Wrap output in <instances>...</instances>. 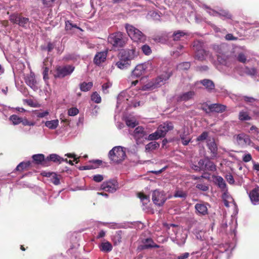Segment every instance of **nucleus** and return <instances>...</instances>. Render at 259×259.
<instances>
[{
    "instance_id": "nucleus-34",
    "label": "nucleus",
    "mask_w": 259,
    "mask_h": 259,
    "mask_svg": "<svg viewBox=\"0 0 259 259\" xmlns=\"http://www.w3.org/2000/svg\"><path fill=\"white\" fill-rule=\"evenodd\" d=\"M26 83L31 88L34 90L36 88L35 83L36 82L35 77L32 75L28 76L25 79Z\"/></svg>"
},
{
    "instance_id": "nucleus-28",
    "label": "nucleus",
    "mask_w": 259,
    "mask_h": 259,
    "mask_svg": "<svg viewBox=\"0 0 259 259\" xmlns=\"http://www.w3.org/2000/svg\"><path fill=\"white\" fill-rule=\"evenodd\" d=\"M215 15L222 17V19H232V16L230 12L226 10L221 9L218 11H214Z\"/></svg>"
},
{
    "instance_id": "nucleus-9",
    "label": "nucleus",
    "mask_w": 259,
    "mask_h": 259,
    "mask_svg": "<svg viewBox=\"0 0 259 259\" xmlns=\"http://www.w3.org/2000/svg\"><path fill=\"white\" fill-rule=\"evenodd\" d=\"M10 20L11 22L18 24L23 27H26L29 23V19L23 17L20 14H13L10 17Z\"/></svg>"
},
{
    "instance_id": "nucleus-60",
    "label": "nucleus",
    "mask_w": 259,
    "mask_h": 259,
    "mask_svg": "<svg viewBox=\"0 0 259 259\" xmlns=\"http://www.w3.org/2000/svg\"><path fill=\"white\" fill-rule=\"evenodd\" d=\"M73 28V23L71 21H67L65 22V29L66 30H71Z\"/></svg>"
},
{
    "instance_id": "nucleus-33",
    "label": "nucleus",
    "mask_w": 259,
    "mask_h": 259,
    "mask_svg": "<svg viewBox=\"0 0 259 259\" xmlns=\"http://www.w3.org/2000/svg\"><path fill=\"white\" fill-rule=\"evenodd\" d=\"M159 246L154 243L150 238L146 239L143 246V249H148L149 248H158Z\"/></svg>"
},
{
    "instance_id": "nucleus-35",
    "label": "nucleus",
    "mask_w": 259,
    "mask_h": 259,
    "mask_svg": "<svg viewBox=\"0 0 259 259\" xmlns=\"http://www.w3.org/2000/svg\"><path fill=\"white\" fill-rule=\"evenodd\" d=\"M192 47L195 52L204 49L203 41L196 40L193 41Z\"/></svg>"
},
{
    "instance_id": "nucleus-12",
    "label": "nucleus",
    "mask_w": 259,
    "mask_h": 259,
    "mask_svg": "<svg viewBox=\"0 0 259 259\" xmlns=\"http://www.w3.org/2000/svg\"><path fill=\"white\" fill-rule=\"evenodd\" d=\"M133 136L136 140L137 143L141 142V139L145 138L147 139L146 134L144 131V128L142 126H138L136 127L134 132Z\"/></svg>"
},
{
    "instance_id": "nucleus-3",
    "label": "nucleus",
    "mask_w": 259,
    "mask_h": 259,
    "mask_svg": "<svg viewBox=\"0 0 259 259\" xmlns=\"http://www.w3.org/2000/svg\"><path fill=\"white\" fill-rule=\"evenodd\" d=\"M164 226L169 230H170L171 227L172 228V231L175 234V236L170 237V239L174 242L176 243L179 246L183 245L185 244L187 235L185 233H180V229L177 225L173 224L165 223L164 224Z\"/></svg>"
},
{
    "instance_id": "nucleus-15",
    "label": "nucleus",
    "mask_w": 259,
    "mask_h": 259,
    "mask_svg": "<svg viewBox=\"0 0 259 259\" xmlns=\"http://www.w3.org/2000/svg\"><path fill=\"white\" fill-rule=\"evenodd\" d=\"M249 196L252 204H259V187L254 188L250 191Z\"/></svg>"
},
{
    "instance_id": "nucleus-37",
    "label": "nucleus",
    "mask_w": 259,
    "mask_h": 259,
    "mask_svg": "<svg viewBox=\"0 0 259 259\" xmlns=\"http://www.w3.org/2000/svg\"><path fill=\"white\" fill-rule=\"evenodd\" d=\"M206 55V51L204 50H201L195 52V59L202 61L205 59V56Z\"/></svg>"
},
{
    "instance_id": "nucleus-42",
    "label": "nucleus",
    "mask_w": 259,
    "mask_h": 259,
    "mask_svg": "<svg viewBox=\"0 0 259 259\" xmlns=\"http://www.w3.org/2000/svg\"><path fill=\"white\" fill-rule=\"evenodd\" d=\"M91 100L95 103L98 104L101 102V97L97 92H94L91 95Z\"/></svg>"
},
{
    "instance_id": "nucleus-17",
    "label": "nucleus",
    "mask_w": 259,
    "mask_h": 259,
    "mask_svg": "<svg viewBox=\"0 0 259 259\" xmlns=\"http://www.w3.org/2000/svg\"><path fill=\"white\" fill-rule=\"evenodd\" d=\"M46 162H73V161L67 159H64L56 154H50L49 156L46 158Z\"/></svg>"
},
{
    "instance_id": "nucleus-14",
    "label": "nucleus",
    "mask_w": 259,
    "mask_h": 259,
    "mask_svg": "<svg viewBox=\"0 0 259 259\" xmlns=\"http://www.w3.org/2000/svg\"><path fill=\"white\" fill-rule=\"evenodd\" d=\"M147 68L146 64H141L136 66L135 69L133 71L132 75L136 77H139L143 75Z\"/></svg>"
},
{
    "instance_id": "nucleus-41",
    "label": "nucleus",
    "mask_w": 259,
    "mask_h": 259,
    "mask_svg": "<svg viewBox=\"0 0 259 259\" xmlns=\"http://www.w3.org/2000/svg\"><path fill=\"white\" fill-rule=\"evenodd\" d=\"M32 157L33 162H46L45 155L42 154H35Z\"/></svg>"
},
{
    "instance_id": "nucleus-58",
    "label": "nucleus",
    "mask_w": 259,
    "mask_h": 259,
    "mask_svg": "<svg viewBox=\"0 0 259 259\" xmlns=\"http://www.w3.org/2000/svg\"><path fill=\"white\" fill-rule=\"evenodd\" d=\"M93 180L96 182H101L104 179V177L103 175H96L93 176Z\"/></svg>"
},
{
    "instance_id": "nucleus-19",
    "label": "nucleus",
    "mask_w": 259,
    "mask_h": 259,
    "mask_svg": "<svg viewBox=\"0 0 259 259\" xmlns=\"http://www.w3.org/2000/svg\"><path fill=\"white\" fill-rule=\"evenodd\" d=\"M131 62L128 60V59L123 57L122 55H121L119 60L116 63V65L118 68L123 69L125 68H127L130 65Z\"/></svg>"
},
{
    "instance_id": "nucleus-25",
    "label": "nucleus",
    "mask_w": 259,
    "mask_h": 259,
    "mask_svg": "<svg viewBox=\"0 0 259 259\" xmlns=\"http://www.w3.org/2000/svg\"><path fill=\"white\" fill-rule=\"evenodd\" d=\"M185 35H188V33L182 30H177L173 33L171 38L174 41H179Z\"/></svg>"
},
{
    "instance_id": "nucleus-48",
    "label": "nucleus",
    "mask_w": 259,
    "mask_h": 259,
    "mask_svg": "<svg viewBox=\"0 0 259 259\" xmlns=\"http://www.w3.org/2000/svg\"><path fill=\"white\" fill-rule=\"evenodd\" d=\"M139 197L143 204H146L150 201L149 197L143 193H139Z\"/></svg>"
},
{
    "instance_id": "nucleus-21",
    "label": "nucleus",
    "mask_w": 259,
    "mask_h": 259,
    "mask_svg": "<svg viewBox=\"0 0 259 259\" xmlns=\"http://www.w3.org/2000/svg\"><path fill=\"white\" fill-rule=\"evenodd\" d=\"M235 157L236 160L240 161L241 159H242L243 162H249L252 159V157L250 154H246L243 152H237Z\"/></svg>"
},
{
    "instance_id": "nucleus-55",
    "label": "nucleus",
    "mask_w": 259,
    "mask_h": 259,
    "mask_svg": "<svg viewBox=\"0 0 259 259\" xmlns=\"http://www.w3.org/2000/svg\"><path fill=\"white\" fill-rule=\"evenodd\" d=\"M112 85V84L110 82H106L105 83H104L102 86V91L104 93L107 94L108 93V89L111 87Z\"/></svg>"
},
{
    "instance_id": "nucleus-7",
    "label": "nucleus",
    "mask_w": 259,
    "mask_h": 259,
    "mask_svg": "<svg viewBox=\"0 0 259 259\" xmlns=\"http://www.w3.org/2000/svg\"><path fill=\"white\" fill-rule=\"evenodd\" d=\"M75 67L70 65H67L61 66H58L56 68V74L54 75L55 78H64L66 76L70 75L74 70Z\"/></svg>"
},
{
    "instance_id": "nucleus-40",
    "label": "nucleus",
    "mask_w": 259,
    "mask_h": 259,
    "mask_svg": "<svg viewBox=\"0 0 259 259\" xmlns=\"http://www.w3.org/2000/svg\"><path fill=\"white\" fill-rule=\"evenodd\" d=\"M159 147V144L153 141L146 145L145 149L146 151H152L156 149Z\"/></svg>"
},
{
    "instance_id": "nucleus-1",
    "label": "nucleus",
    "mask_w": 259,
    "mask_h": 259,
    "mask_svg": "<svg viewBox=\"0 0 259 259\" xmlns=\"http://www.w3.org/2000/svg\"><path fill=\"white\" fill-rule=\"evenodd\" d=\"M108 157L112 162H122L127 158L126 148L120 146H115L109 151Z\"/></svg>"
},
{
    "instance_id": "nucleus-52",
    "label": "nucleus",
    "mask_w": 259,
    "mask_h": 259,
    "mask_svg": "<svg viewBox=\"0 0 259 259\" xmlns=\"http://www.w3.org/2000/svg\"><path fill=\"white\" fill-rule=\"evenodd\" d=\"M208 136V133L207 132H203L200 136H199L197 139L196 141L200 142L203 141L207 139V138Z\"/></svg>"
},
{
    "instance_id": "nucleus-30",
    "label": "nucleus",
    "mask_w": 259,
    "mask_h": 259,
    "mask_svg": "<svg viewBox=\"0 0 259 259\" xmlns=\"http://www.w3.org/2000/svg\"><path fill=\"white\" fill-rule=\"evenodd\" d=\"M100 250L105 252H109L112 249V246L109 242H103L99 246Z\"/></svg>"
},
{
    "instance_id": "nucleus-62",
    "label": "nucleus",
    "mask_w": 259,
    "mask_h": 259,
    "mask_svg": "<svg viewBox=\"0 0 259 259\" xmlns=\"http://www.w3.org/2000/svg\"><path fill=\"white\" fill-rule=\"evenodd\" d=\"M190 256V254L188 252H185L180 254L176 257V259H187Z\"/></svg>"
},
{
    "instance_id": "nucleus-11",
    "label": "nucleus",
    "mask_w": 259,
    "mask_h": 259,
    "mask_svg": "<svg viewBox=\"0 0 259 259\" xmlns=\"http://www.w3.org/2000/svg\"><path fill=\"white\" fill-rule=\"evenodd\" d=\"M173 128L174 126L171 122H165L160 125L157 130L161 137H163L169 131H171Z\"/></svg>"
},
{
    "instance_id": "nucleus-23",
    "label": "nucleus",
    "mask_w": 259,
    "mask_h": 259,
    "mask_svg": "<svg viewBox=\"0 0 259 259\" xmlns=\"http://www.w3.org/2000/svg\"><path fill=\"white\" fill-rule=\"evenodd\" d=\"M195 95L194 91H189L180 95L178 97V101H187L191 99Z\"/></svg>"
},
{
    "instance_id": "nucleus-44",
    "label": "nucleus",
    "mask_w": 259,
    "mask_h": 259,
    "mask_svg": "<svg viewBox=\"0 0 259 259\" xmlns=\"http://www.w3.org/2000/svg\"><path fill=\"white\" fill-rule=\"evenodd\" d=\"M121 231H118L116 232L115 235L113 237V240L115 242V243H120L121 242Z\"/></svg>"
},
{
    "instance_id": "nucleus-2",
    "label": "nucleus",
    "mask_w": 259,
    "mask_h": 259,
    "mask_svg": "<svg viewBox=\"0 0 259 259\" xmlns=\"http://www.w3.org/2000/svg\"><path fill=\"white\" fill-rule=\"evenodd\" d=\"M164 226L169 230H170L171 227L172 228V231L175 234V236L170 237V239L174 242L176 243L179 246L183 245L185 244L187 235L185 233H180V229L177 225L173 224L165 223L164 224Z\"/></svg>"
},
{
    "instance_id": "nucleus-20",
    "label": "nucleus",
    "mask_w": 259,
    "mask_h": 259,
    "mask_svg": "<svg viewBox=\"0 0 259 259\" xmlns=\"http://www.w3.org/2000/svg\"><path fill=\"white\" fill-rule=\"evenodd\" d=\"M206 203H199L195 205L196 212L199 214L205 215L207 213V207Z\"/></svg>"
},
{
    "instance_id": "nucleus-10",
    "label": "nucleus",
    "mask_w": 259,
    "mask_h": 259,
    "mask_svg": "<svg viewBox=\"0 0 259 259\" xmlns=\"http://www.w3.org/2000/svg\"><path fill=\"white\" fill-rule=\"evenodd\" d=\"M41 175L43 177L49 178L50 181L55 185H58L60 184L61 176L55 172L43 171Z\"/></svg>"
},
{
    "instance_id": "nucleus-27",
    "label": "nucleus",
    "mask_w": 259,
    "mask_h": 259,
    "mask_svg": "<svg viewBox=\"0 0 259 259\" xmlns=\"http://www.w3.org/2000/svg\"><path fill=\"white\" fill-rule=\"evenodd\" d=\"M169 77V74H167V73L161 74L160 75L158 76L156 79V85H161V84H163L165 82V81L168 80Z\"/></svg>"
},
{
    "instance_id": "nucleus-46",
    "label": "nucleus",
    "mask_w": 259,
    "mask_h": 259,
    "mask_svg": "<svg viewBox=\"0 0 259 259\" xmlns=\"http://www.w3.org/2000/svg\"><path fill=\"white\" fill-rule=\"evenodd\" d=\"M10 120L14 124H18L22 122V118L16 115H12L10 116Z\"/></svg>"
},
{
    "instance_id": "nucleus-50",
    "label": "nucleus",
    "mask_w": 259,
    "mask_h": 259,
    "mask_svg": "<svg viewBox=\"0 0 259 259\" xmlns=\"http://www.w3.org/2000/svg\"><path fill=\"white\" fill-rule=\"evenodd\" d=\"M245 69V73L248 75L254 76L256 74V70L254 68H249L246 66Z\"/></svg>"
},
{
    "instance_id": "nucleus-64",
    "label": "nucleus",
    "mask_w": 259,
    "mask_h": 259,
    "mask_svg": "<svg viewBox=\"0 0 259 259\" xmlns=\"http://www.w3.org/2000/svg\"><path fill=\"white\" fill-rule=\"evenodd\" d=\"M226 179H227V182L230 184H233L234 183V180L233 177L231 175H227L226 176Z\"/></svg>"
},
{
    "instance_id": "nucleus-63",
    "label": "nucleus",
    "mask_w": 259,
    "mask_h": 259,
    "mask_svg": "<svg viewBox=\"0 0 259 259\" xmlns=\"http://www.w3.org/2000/svg\"><path fill=\"white\" fill-rule=\"evenodd\" d=\"M181 139L182 141V144L184 145H187L190 142L191 139L189 138H185L184 135H181Z\"/></svg>"
},
{
    "instance_id": "nucleus-59",
    "label": "nucleus",
    "mask_w": 259,
    "mask_h": 259,
    "mask_svg": "<svg viewBox=\"0 0 259 259\" xmlns=\"http://www.w3.org/2000/svg\"><path fill=\"white\" fill-rule=\"evenodd\" d=\"M196 187L203 191H206L208 190V187L205 185L202 184H197Z\"/></svg>"
},
{
    "instance_id": "nucleus-49",
    "label": "nucleus",
    "mask_w": 259,
    "mask_h": 259,
    "mask_svg": "<svg viewBox=\"0 0 259 259\" xmlns=\"http://www.w3.org/2000/svg\"><path fill=\"white\" fill-rule=\"evenodd\" d=\"M161 138L160 136L158 131L156 130L154 133L150 134L148 136V139L149 140H155L158 139L159 138Z\"/></svg>"
},
{
    "instance_id": "nucleus-54",
    "label": "nucleus",
    "mask_w": 259,
    "mask_h": 259,
    "mask_svg": "<svg viewBox=\"0 0 259 259\" xmlns=\"http://www.w3.org/2000/svg\"><path fill=\"white\" fill-rule=\"evenodd\" d=\"M237 59L239 62L243 63H245L247 60L246 57L242 53H240L238 55Z\"/></svg>"
},
{
    "instance_id": "nucleus-32",
    "label": "nucleus",
    "mask_w": 259,
    "mask_h": 259,
    "mask_svg": "<svg viewBox=\"0 0 259 259\" xmlns=\"http://www.w3.org/2000/svg\"><path fill=\"white\" fill-rule=\"evenodd\" d=\"M93 86L92 82H83L79 84V88L82 92H88L90 91Z\"/></svg>"
},
{
    "instance_id": "nucleus-36",
    "label": "nucleus",
    "mask_w": 259,
    "mask_h": 259,
    "mask_svg": "<svg viewBox=\"0 0 259 259\" xmlns=\"http://www.w3.org/2000/svg\"><path fill=\"white\" fill-rule=\"evenodd\" d=\"M188 193L186 191H183L181 189H177L174 194V197L175 198H181L183 199H185L187 197Z\"/></svg>"
},
{
    "instance_id": "nucleus-47",
    "label": "nucleus",
    "mask_w": 259,
    "mask_h": 259,
    "mask_svg": "<svg viewBox=\"0 0 259 259\" xmlns=\"http://www.w3.org/2000/svg\"><path fill=\"white\" fill-rule=\"evenodd\" d=\"M30 163H19L16 168L18 171H22L24 169H27L29 166Z\"/></svg>"
},
{
    "instance_id": "nucleus-56",
    "label": "nucleus",
    "mask_w": 259,
    "mask_h": 259,
    "mask_svg": "<svg viewBox=\"0 0 259 259\" xmlns=\"http://www.w3.org/2000/svg\"><path fill=\"white\" fill-rule=\"evenodd\" d=\"M79 112V111L76 108H70L68 111V113L69 116H75L77 115Z\"/></svg>"
},
{
    "instance_id": "nucleus-22",
    "label": "nucleus",
    "mask_w": 259,
    "mask_h": 259,
    "mask_svg": "<svg viewBox=\"0 0 259 259\" xmlns=\"http://www.w3.org/2000/svg\"><path fill=\"white\" fill-rule=\"evenodd\" d=\"M201 84H202L207 91L210 92L213 90L215 88V85L214 82L210 79H204L200 81Z\"/></svg>"
},
{
    "instance_id": "nucleus-29",
    "label": "nucleus",
    "mask_w": 259,
    "mask_h": 259,
    "mask_svg": "<svg viewBox=\"0 0 259 259\" xmlns=\"http://www.w3.org/2000/svg\"><path fill=\"white\" fill-rule=\"evenodd\" d=\"M215 181L216 184L222 191H226L227 190L226 182L221 177H217Z\"/></svg>"
},
{
    "instance_id": "nucleus-6",
    "label": "nucleus",
    "mask_w": 259,
    "mask_h": 259,
    "mask_svg": "<svg viewBox=\"0 0 259 259\" xmlns=\"http://www.w3.org/2000/svg\"><path fill=\"white\" fill-rule=\"evenodd\" d=\"M167 199L165 193L162 190L156 189L152 192V200L153 203L157 206H162Z\"/></svg>"
},
{
    "instance_id": "nucleus-13",
    "label": "nucleus",
    "mask_w": 259,
    "mask_h": 259,
    "mask_svg": "<svg viewBox=\"0 0 259 259\" xmlns=\"http://www.w3.org/2000/svg\"><path fill=\"white\" fill-rule=\"evenodd\" d=\"M236 141L237 144L241 146L249 145L251 143L249 136L244 134L238 135L236 137Z\"/></svg>"
},
{
    "instance_id": "nucleus-4",
    "label": "nucleus",
    "mask_w": 259,
    "mask_h": 259,
    "mask_svg": "<svg viewBox=\"0 0 259 259\" xmlns=\"http://www.w3.org/2000/svg\"><path fill=\"white\" fill-rule=\"evenodd\" d=\"M108 42L115 48H121L124 47L126 38L123 33L117 31L108 36Z\"/></svg>"
},
{
    "instance_id": "nucleus-53",
    "label": "nucleus",
    "mask_w": 259,
    "mask_h": 259,
    "mask_svg": "<svg viewBox=\"0 0 259 259\" xmlns=\"http://www.w3.org/2000/svg\"><path fill=\"white\" fill-rule=\"evenodd\" d=\"M141 49L143 53L146 55H149L152 52L150 47L147 45H143Z\"/></svg>"
},
{
    "instance_id": "nucleus-16",
    "label": "nucleus",
    "mask_w": 259,
    "mask_h": 259,
    "mask_svg": "<svg viewBox=\"0 0 259 259\" xmlns=\"http://www.w3.org/2000/svg\"><path fill=\"white\" fill-rule=\"evenodd\" d=\"M226 109V106L220 104H212L208 106V109L211 112L222 113Z\"/></svg>"
},
{
    "instance_id": "nucleus-26",
    "label": "nucleus",
    "mask_w": 259,
    "mask_h": 259,
    "mask_svg": "<svg viewBox=\"0 0 259 259\" xmlns=\"http://www.w3.org/2000/svg\"><path fill=\"white\" fill-rule=\"evenodd\" d=\"M121 55L131 62V60L137 56V52L135 50L131 49L122 52Z\"/></svg>"
},
{
    "instance_id": "nucleus-8",
    "label": "nucleus",
    "mask_w": 259,
    "mask_h": 259,
    "mask_svg": "<svg viewBox=\"0 0 259 259\" xmlns=\"http://www.w3.org/2000/svg\"><path fill=\"white\" fill-rule=\"evenodd\" d=\"M118 188V183L115 179H112L104 182L101 185L102 189L110 193L115 192Z\"/></svg>"
},
{
    "instance_id": "nucleus-31",
    "label": "nucleus",
    "mask_w": 259,
    "mask_h": 259,
    "mask_svg": "<svg viewBox=\"0 0 259 259\" xmlns=\"http://www.w3.org/2000/svg\"><path fill=\"white\" fill-rule=\"evenodd\" d=\"M103 163H92L90 164L79 166L78 169L81 170L96 169L102 165Z\"/></svg>"
},
{
    "instance_id": "nucleus-5",
    "label": "nucleus",
    "mask_w": 259,
    "mask_h": 259,
    "mask_svg": "<svg viewBox=\"0 0 259 259\" xmlns=\"http://www.w3.org/2000/svg\"><path fill=\"white\" fill-rule=\"evenodd\" d=\"M125 28L128 36L134 41L144 42L146 40V36L133 26L127 24L125 25Z\"/></svg>"
},
{
    "instance_id": "nucleus-45",
    "label": "nucleus",
    "mask_w": 259,
    "mask_h": 259,
    "mask_svg": "<svg viewBox=\"0 0 259 259\" xmlns=\"http://www.w3.org/2000/svg\"><path fill=\"white\" fill-rule=\"evenodd\" d=\"M243 99L244 102L249 104V105H252V104L255 102H257L258 100L256 98L244 96L243 97Z\"/></svg>"
},
{
    "instance_id": "nucleus-43",
    "label": "nucleus",
    "mask_w": 259,
    "mask_h": 259,
    "mask_svg": "<svg viewBox=\"0 0 259 259\" xmlns=\"http://www.w3.org/2000/svg\"><path fill=\"white\" fill-rule=\"evenodd\" d=\"M125 123L127 126L132 128L135 127L138 124L135 119L129 118L125 119Z\"/></svg>"
},
{
    "instance_id": "nucleus-61",
    "label": "nucleus",
    "mask_w": 259,
    "mask_h": 259,
    "mask_svg": "<svg viewBox=\"0 0 259 259\" xmlns=\"http://www.w3.org/2000/svg\"><path fill=\"white\" fill-rule=\"evenodd\" d=\"M196 163L198 165H194V169L195 170H198V171L201 170L203 168V166H204V163L198 162V163Z\"/></svg>"
},
{
    "instance_id": "nucleus-51",
    "label": "nucleus",
    "mask_w": 259,
    "mask_h": 259,
    "mask_svg": "<svg viewBox=\"0 0 259 259\" xmlns=\"http://www.w3.org/2000/svg\"><path fill=\"white\" fill-rule=\"evenodd\" d=\"M178 67L180 69L187 70L190 68V63L188 62H183L179 64Z\"/></svg>"
},
{
    "instance_id": "nucleus-38",
    "label": "nucleus",
    "mask_w": 259,
    "mask_h": 259,
    "mask_svg": "<svg viewBox=\"0 0 259 259\" xmlns=\"http://www.w3.org/2000/svg\"><path fill=\"white\" fill-rule=\"evenodd\" d=\"M59 121L58 119L47 121L45 123V125L50 129L54 130L56 128L58 125Z\"/></svg>"
},
{
    "instance_id": "nucleus-39",
    "label": "nucleus",
    "mask_w": 259,
    "mask_h": 259,
    "mask_svg": "<svg viewBox=\"0 0 259 259\" xmlns=\"http://www.w3.org/2000/svg\"><path fill=\"white\" fill-rule=\"evenodd\" d=\"M238 118L241 121L249 120L251 117L247 111H241L239 113Z\"/></svg>"
},
{
    "instance_id": "nucleus-24",
    "label": "nucleus",
    "mask_w": 259,
    "mask_h": 259,
    "mask_svg": "<svg viewBox=\"0 0 259 259\" xmlns=\"http://www.w3.org/2000/svg\"><path fill=\"white\" fill-rule=\"evenodd\" d=\"M207 146L213 155L217 154L218 147L213 138L211 139H209L207 140Z\"/></svg>"
},
{
    "instance_id": "nucleus-57",
    "label": "nucleus",
    "mask_w": 259,
    "mask_h": 259,
    "mask_svg": "<svg viewBox=\"0 0 259 259\" xmlns=\"http://www.w3.org/2000/svg\"><path fill=\"white\" fill-rule=\"evenodd\" d=\"M56 0H41L43 5L46 7H51Z\"/></svg>"
},
{
    "instance_id": "nucleus-18",
    "label": "nucleus",
    "mask_w": 259,
    "mask_h": 259,
    "mask_svg": "<svg viewBox=\"0 0 259 259\" xmlns=\"http://www.w3.org/2000/svg\"><path fill=\"white\" fill-rule=\"evenodd\" d=\"M106 57V52H99L95 55L94 59V62L95 64L99 65L101 63L105 61Z\"/></svg>"
}]
</instances>
